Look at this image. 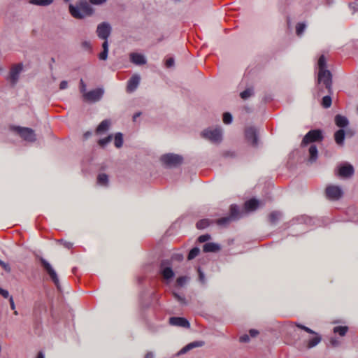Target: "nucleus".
I'll use <instances>...</instances> for the list:
<instances>
[{"label":"nucleus","instance_id":"obj_1","mask_svg":"<svg viewBox=\"0 0 358 358\" xmlns=\"http://www.w3.org/2000/svg\"><path fill=\"white\" fill-rule=\"evenodd\" d=\"M111 33V27L109 22H103L97 25L96 34L99 39L103 41L102 44L103 50L99 54V59L105 61L108 56V38Z\"/></svg>","mask_w":358,"mask_h":358},{"label":"nucleus","instance_id":"obj_2","mask_svg":"<svg viewBox=\"0 0 358 358\" xmlns=\"http://www.w3.org/2000/svg\"><path fill=\"white\" fill-rule=\"evenodd\" d=\"M318 75L317 83L318 84H324L329 92L332 90V74L331 71L327 69V61L324 55H321L317 62Z\"/></svg>","mask_w":358,"mask_h":358},{"label":"nucleus","instance_id":"obj_3","mask_svg":"<svg viewBox=\"0 0 358 358\" xmlns=\"http://www.w3.org/2000/svg\"><path fill=\"white\" fill-rule=\"evenodd\" d=\"M69 11L71 16L77 19H83L94 13V10L86 0H80L76 5L70 4Z\"/></svg>","mask_w":358,"mask_h":358},{"label":"nucleus","instance_id":"obj_4","mask_svg":"<svg viewBox=\"0 0 358 358\" xmlns=\"http://www.w3.org/2000/svg\"><path fill=\"white\" fill-rule=\"evenodd\" d=\"M201 136L213 144L219 145L222 141V129L221 127H208L201 131Z\"/></svg>","mask_w":358,"mask_h":358},{"label":"nucleus","instance_id":"obj_5","mask_svg":"<svg viewBox=\"0 0 358 358\" xmlns=\"http://www.w3.org/2000/svg\"><path fill=\"white\" fill-rule=\"evenodd\" d=\"M161 162L167 168H176L182 163L183 157L180 155L168 153L161 157Z\"/></svg>","mask_w":358,"mask_h":358},{"label":"nucleus","instance_id":"obj_6","mask_svg":"<svg viewBox=\"0 0 358 358\" xmlns=\"http://www.w3.org/2000/svg\"><path fill=\"white\" fill-rule=\"evenodd\" d=\"M38 260L41 262V264H42L43 267L44 268L46 273L49 274L50 276L51 280H52L53 283L55 284V286L57 287V289L60 292V284L59 280L57 276V273H56L55 270L52 267L51 264L48 261H47L45 258L40 256H36Z\"/></svg>","mask_w":358,"mask_h":358},{"label":"nucleus","instance_id":"obj_7","mask_svg":"<svg viewBox=\"0 0 358 358\" xmlns=\"http://www.w3.org/2000/svg\"><path fill=\"white\" fill-rule=\"evenodd\" d=\"M295 326L298 328L301 329V330H303L306 331L308 334H313L314 336L310 338V339L307 340L306 341V348L308 349H312L315 346L320 344L322 340V337L320 336V334L314 331H313L311 329H309L306 326L301 325L300 324H295Z\"/></svg>","mask_w":358,"mask_h":358},{"label":"nucleus","instance_id":"obj_8","mask_svg":"<svg viewBox=\"0 0 358 358\" xmlns=\"http://www.w3.org/2000/svg\"><path fill=\"white\" fill-rule=\"evenodd\" d=\"M160 273L166 282H169L174 278L175 273L171 268V262L168 259H163L160 264Z\"/></svg>","mask_w":358,"mask_h":358},{"label":"nucleus","instance_id":"obj_9","mask_svg":"<svg viewBox=\"0 0 358 358\" xmlns=\"http://www.w3.org/2000/svg\"><path fill=\"white\" fill-rule=\"evenodd\" d=\"M20 138L28 142H34L36 140V135L34 130L29 127H16L13 128Z\"/></svg>","mask_w":358,"mask_h":358},{"label":"nucleus","instance_id":"obj_10","mask_svg":"<svg viewBox=\"0 0 358 358\" xmlns=\"http://www.w3.org/2000/svg\"><path fill=\"white\" fill-rule=\"evenodd\" d=\"M103 93L104 90L103 88H96L90 92H85L83 99L87 102L96 103L102 99Z\"/></svg>","mask_w":358,"mask_h":358},{"label":"nucleus","instance_id":"obj_11","mask_svg":"<svg viewBox=\"0 0 358 358\" xmlns=\"http://www.w3.org/2000/svg\"><path fill=\"white\" fill-rule=\"evenodd\" d=\"M322 139V134L321 130H320V129L311 130V131H309L306 134L303 139H302L301 145L302 146H304V145L311 143L313 142L321 141Z\"/></svg>","mask_w":358,"mask_h":358},{"label":"nucleus","instance_id":"obj_12","mask_svg":"<svg viewBox=\"0 0 358 358\" xmlns=\"http://www.w3.org/2000/svg\"><path fill=\"white\" fill-rule=\"evenodd\" d=\"M343 194L340 186L330 185L326 188V196L329 199L338 200Z\"/></svg>","mask_w":358,"mask_h":358},{"label":"nucleus","instance_id":"obj_13","mask_svg":"<svg viewBox=\"0 0 358 358\" xmlns=\"http://www.w3.org/2000/svg\"><path fill=\"white\" fill-rule=\"evenodd\" d=\"M23 69V66L21 64H17L16 65H14L10 71V75L8 76V78H7L8 80L10 81L11 84L13 85H15L19 79V75Z\"/></svg>","mask_w":358,"mask_h":358},{"label":"nucleus","instance_id":"obj_14","mask_svg":"<svg viewBox=\"0 0 358 358\" xmlns=\"http://www.w3.org/2000/svg\"><path fill=\"white\" fill-rule=\"evenodd\" d=\"M141 82V77L138 74H135L128 80L126 91L129 93L134 92L138 87Z\"/></svg>","mask_w":358,"mask_h":358},{"label":"nucleus","instance_id":"obj_15","mask_svg":"<svg viewBox=\"0 0 358 358\" xmlns=\"http://www.w3.org/2000/svg\"><path fill=\"white\" fill-rule=\"evenodd\" d=\"M169 324L173 327H181L184 328H189L190 324L189 321L180 317H171L169 318Z\"/></svg>","mask_w":358,"mask_h":358},{"label":"nucleus","instance_id":"obj_16","mask_svg":"<svg viewBox=\"0 0 358 358\" xmlns=\"http://www.w3.org/2000/svg\"><path fill=\"white\" fill-rule=\"evenodd\" d=\"M354 173L353 166L350 164H345L340 166L338 174L341 177L348 178Z\"/></svg>","mask_w":358,"mask_h":358},{"label":"nucleus","instance_id":"obj_17","mask_svg":"<svg viewBox=\"0 0 358 358\" xmlns=\"http://www.w3.org/2000/svg\"><path fill=\"white\" fill-rule=\"evenodd\" d=\"M245 136L252 145L255 146L258 144V138L255 127H248L245 130Z\"/></svg>","mask_w":358,"mask_h":358},{"label":"nucleus","instance_id":"obj_18","mask_svg":"<svg viewBox=\"0 0 358 358\" xmlns=\"http://www.w3.org/2000/svg\"><path fill=\"white\" fill-rule=\"evenodd\" d=\"M130 62L136 65H143L146 64V59L143 55L137 52H131L129 55Z\"/></svg>","mask_w":358,"mask_h":358},{"label":"nucleus","instance_id":"obj_19","mask_svg":"<svg viewBox=\"0 0 358 358\" xmlns=\"http://www.w3.org/2000/svg\"><path fill=\"white\" fill-rule=\"evenodd\" d=\"M334 122L339 128H345L348 124V120L347 117L341 115H336L334 117Z\"/></svg>","mask_w":358,"mask_h":358},{"label":"nucleus","instance_id":"obj_20","mask_svg":"<svg viewBox=\"0 0 358 358\" xmlns=\"http://www.w3.org/2000/svg\"><path fill=\"white\" fill-rule=\"evenodd\" d=\"M110 126V121L109 120H104L99 123L96 129V133L101 134L108 131Z\"/></svg>","mask_w":358,"mask_h":358},{"label":"nucleus","instance_id":"obj_21","mask_svg":"<svg viewBox=\"0 0 358 358\" xmlns=\"http://www.w3.org/2000/svg\"><path fill=\"white\" fill-rule=\"evenodd\" d=\"M220 250V245L218 243H207L203 246L204 252H215Z\"/></svg>","mask_w":358,"mask_h":358},{"label":"nucleus","instance_id":"obj_22","mask_svg":"<svg viewBox=\"0 0 358 358\" xmlns=\"http://www.w3.org/2000/svg\"><path fill=\"white\" fill-rule=\"evenodd\" d=\"M345 133L344 129H341L334 133V140L336 143L339 145H343L345 141Z\"/></svg>","mask_w":358,"mask_h":358},{"label":"nucleus","instance_id":"obj_23","mask_svg":"<svg viewBox=\"0 0 358 358\" xmlns=\"http://www.w3.org/2000/svg\"><path fill=\"white\" fill-rule=\"evenodd\" d=\"M259 201L255 199L248 200L245 203V208L247 211H253L258 208Z\"/></svg>","mask_w":358,"mask_h":358},{"label":"nucleus","instance_id":"obj_24","mask_svg":"<svg viewBox=\"0 0 358 358\" xmlns=\"http://www.w3.org/2000/svg\"><path fill=\"white\" fill-rule=\"evenodd\" d=\"M309 152V162L313 163L315 162L318 157V150L317 148L315 145H311L308 149Z\"/></svg>","mask_w":358,"mask_h":358},{"label":"nucleus","instance_id":"obj_25","mask_svg":"<svg viewBox=\"0 0 358 358\" xmlns=\"http://www.w3.org/2000/svg\"><path fill=\"white\" fill-rule=\"evenodd\" d=\"M203 345V342H202V341H195V342L191 343L189 344H187V345H185L183 348H182L180 350V351L179 352V355L185 354L187 351H189L194 348H196V347H201Z\"/></svg>","mask_w":358,"mask_h":358},{"label":"nucleus","instance_id":"obj_26","mask_svg":"<svg viewBox=\"0 0 358 358\" xmlns=\"http://www.w3.org/2000/svg\"><path fill=\"white\" fill-rule=\"evenodd\" d=\"M109 182L108 176L106 173H99L97 176V184L101 187H108Z\"/></svg>","mask_w":358,"mask_h":358},{"label":"nucleus","instance_id":"obj_27","mask_svg":"<svg viewBox=\"0 0 358 358\" xmlns=\"http://www.w3.org/2000/svg\"><path fill=\"white\" fill-rule=\"evenodd\" d=\"M230 216L234 220L238 219L241 216L238 206L234 204L230 206Z\"/></svg>","mask_w":358,"mask_h":358},{"label":"nucleus","instance_id":"obj_28","mask_svg":"<svg viewBox=\"0 0 358 358\" xmlns=\"http://www.w3.org/2000/svg\"><path fill=\"white\" fill-rule=\"evenodd\" d=\"M52 2L53 0H29L30 4L40 6H47L52 4Z\"/></svg>","mask_w":358,"mask_h":358},{"label":"nucleus","instance_id":"obj_29","mask_svg":"<svg viewBox=\"0 0 358 358\" xmlns=\"http://www.w3.org/2000/svg\"><path fill=\"white\" fill-rule=\"evenodd\" d=\"M254 95V89L252 87H249L243 92H241L240 96L243 99H247Z\"/></svg>","mask_w":358,"mask_h":358},{"label":"nucleus","instance_id":"obj_30","mask_svg":"<svg viewBox=\"0 0 358 358\" xmlns=\"http://www.w3.org/2000/svg\"><path fill=\"white\" fill-rule=\"evenodd\" d=\"M114 144L117 148H120L123 145V134L122 133H117L114 137Z\"/></svg>","mask_w":358,"mask_h":358},{"label":"nucleus","instance_id":"obj_31","mask_svg":"<svg viewBox=\"0 0 358 358\" xmlns=\"http://www.w3.org/2000/svg\"><path fill=\"white\" fill-rule=\"evenodd\" d=\"M347 326H336L334 327L333 331L335 334H338L340 336H344L348 331Z\"/></svg>","mask_w":358,"mask_h":358},{"label":"nucleus","instance_id":"obj_32","mask_svg":"<svg viewBox=\"0 0 358 358\" xmlns=\"http://www.w3.org/2000/svg\"><path fill=\"white\" fill-rule=\"evenodd\" d=\"M173 295L175 299L180 305L185 306V305L187 304V300L185 299V296L183 295H180V294H178L176 292H173Z\"/></svg>","mask_w":358,"mask_h":358},{"label":"nucleus","instance_id":"obj_33","mask_svg":"<svg viewBox=\"0 0 358 358\" xmlns=\"http://www.w3.org/2000/svg\"><path fill=\"white\" fill-rule=\"evenodd\" d=\"M332 103V99L330 96H325L323 99H322V106L324 108H330Z\"/></svg>","mask_w":358,"mask_h":358},{"label":"nucleus","instance_id":"obj_34","mask_svg":"<svg viewBox=\"0 0 358 358\" xmlns=\"http://www.w3.org/2000/svg\"><path fill=\"white\" fill-rule=\"evenodd\" d=\"M199 253L200 249L197 247H195L189 251L187 258L189 260H192L196 258L199 255Z\"/></svg>","mask_w":358,"mask_h":358},{"label":"nucleus","instance_id":"obj_35","mask_svg":"<svg viewBox=\"0 0 358 358\" xmlns=\"http://www.w3.org/2000/svg\"><path fill=\"white\" fill-rule=\"evenodd\" d=\"M189 280V277H187L186 275L180 276L179 278H178L176 280V285L180 286V287L185 286V285L187 284V282H188Z\"/></svg>","mask_w":358,"mask_h":358},{"label":"nucleus","instance_id":"obj_36","mask_svg":"<svg viewBox=\"0 0 358 358\" xmlns=\"http://www.w3.org/2000/svg\"><path fill=\"white\" fill-rule=\"evenodd\" d=\"M306 27V24L302 22L298 23L297 25H296V34L301 36L304 32Z\"/></svg>","mask_w":358,"mask_h":358},{"label":"nucleus","instance_id":"obj_37","mask_svg":"<svg viewBox=\"0 0 358 358\" xmlns=\"http://www.w3.org/2000/svg\"><path fill=\"white\" fill-rule=\"evenodd\" d=\"M280 216V213L278 212H273L268 215L269 222L271 223H275L278 222Z\"/></svg>","mask_w":358,"mask_h":358},{"label":"nucleus","instance_id":"obj_38","mask_svg":"<svg viewBox=\"0 0 358 358\" xmlns=\"http://www.w3.org/2000/svg\"><path fill=\"white\" fill-rule=\"evenodd\" d=\"M209 221L208 220L204 219L197 222L196 224V227H197V229H203L204 228L208 227L209 226Z\"/></svg>","mask_w":358,"mask_h":358},{"label":"nucleus","instance_id":"obj_39","mask_svg":"<svg viewBox=\"0 0 358 358\" xmlns=\"http://www.w3.org/2000/svg\"><path fill=\"white\" fill-rule=\"evenodd\" d=\"M112 138H113V136L110 134L104 138L99 139L98 141V144L99 145H101V147H104L105 145H106L108 143H110L111 141Z\"/></svg>","mask_w":358,"mask_h":358},{"label":"nucleus","instance_id":"obj_40","mask_svg":"<svg viewBox=\"0 0 358 358\" xmlns=\"http://www.w3.org/2000/svg\"><path fill=\"white\" fill-rule=\"evenodd\" d=\"M222 120L226 124H229L233 122V116L229 113H225L223 114Z\"/></svg>","mask_w":358,"mask_h":358},{"label":"nucleus","instance_id":"obj_41","mask_svg":"<svg viewBox=\"0 0 358 358\" xmlns=\"http://www.w3.org/2000/svg\"><path fill=\"white\" fill-rule=\"evenodd\" d=\"M82 48L85 51H91L92 45L89 41H84L82 44Z\"/></svg>","mask_w":358,"mask_h":358},{"label":"nucleus","instance_id":"obj_42","mask_svg":"<svg viewBox=\"0 0 358 358\" xmlns=\"http://www.w3.org/2000/svg\"><path fill=\"white\" fill-rule=\"evenodd\" d=\"M175 64V60L173 57H169L165 61V66L167 68L173 67Z\"/></svg>","mask_w":358,"mask_h":358},{"label":"nucleus","instance_id":"obj_43","mask_svg":"<svg viewBox=\"0 0 358 358\" xmlns=\"http://www.w3.org/2000/svg\"><path fill=\"white\" fill-rule=\"evenodd\" d=\"M210 238V236L209 234H203L200 236L199 238H197V241H199V243H205L208 241Z\"/></svg>","mask_w":358,"mask_h":358},{"label":"nucleus","instance_id":"obj_44","mask_svg":"<svg viewBox=\"0 0 358 358\" xmlns=\"http://www.w3.org/2000/svg\"><path fill=\"white\" fill-rule=\"evenodd\" d=\"M233 218L229 217H222L218 220V224L220 225H223L227 224L230 220H231Z\"/></svg>","mask_w":358,"mask_h":358},{"label":"nucleus","instance_id":"obj_45","mask_svg":"<svg viewBox=\"0 0 358 358\" xmlns=\"http://www.w3.org/2000/svg\"><path fill=\"white\" fill-rule=\"evenodd\" d=\"M80 92L82 94L87 93L86 92V85L83 79L80 80Z\"/></svg>","mask_w":358,"mask_h":358},{"label":"nucleus","instance_id":"obj_46","mask_svg":"<svg viewBox=\"0 0 358 358\" xmlns=\"http://www.w3.org/2000/svg\"><path fill=\"white\" fill-rule=\"evenodd\" d=\"M182 259H183V256L180 254H176V255L171 256V260L181 262Z\"/></svg>","mask_w":358,"mask_h":358},{"label":"nucleus","instance_id":"obj_47","mask_svg":"<svg viewBox=\"0 0 358 358\" xmlns=\"http://www.w3.org/2000/svg\"><path fill=\"white\" fill-rule=\"evenodd\" d=\"M106 0H90V3L92 5H102Z\"/></svg>","mask_w":358,"mask_h":358},{"label":"nucleus","instance_id":"obj_48","mask_svg":"<svg viewBox=\"0 0 358 358\" xmlns=\"http://www.w3.org/2000/svg\"><path fill=\"white\" fill-rule=\"evenodd\" d=\"M0 295L2 296L4 298H8L9 299H10V294H9V291L6 290L4 289H3V290H1L0 292Z\"/></svg>","mask_w":358,"mask_h":358},{"label":"nucleus","instance_id":"obj_49","mask_svg":"<svg viewBox=\"0 0 358 358\" xmlns=\"http://www.w3.org/2000/svg\"><path fill=\"white\" fill-rule=\"evenodd\" d=\"M197 271H199V280L201 281V282L202 284H204L205 283L204 273L201 271L200 268Z\"/></svg>","mask_w":358,"mask_h":358},{"label":"nucleus","instance_id":"obj_50","mask_svg":"<svg viewBox=\"0 0 358 358\" xmlns=\"http://www.w3.org/2000/svg\"><path fill=\"white\" fill-rule=\"evenodd\" d=\"M67 81L66 80H62L59 83V90H64L67 88Z\"/></svg>","mask_w":358,"mask_h":358},{"label":"nucleus","instance_id":"obj_51","mask_svg":"<svg viewBox=\"0 0 358 358\" xmlns=\"http://www.w3.org/2000/svg\"><path fill=\"white\" fill-rule=\"evenodd\" d=\"M250 341V337L247 335H243L240 337V342L241 343H248Z\"/></svg>","mask_w":358,"mask_h":358},{"label":"nucleus","instance_id":"obj_52","mask_svg":"<svg viewBox=\"0 0 358 358\" xmlns=\"http://www.w3.org/2000/svg\"><path fill=\"white\" fill-rule=\"evenodd\" d=\"M0 265L1 266V267H3L6 271H10V267L9 266L8 264H6L3 262H1L0 260Z\"/></svg>","mask_w":358,"mask_h":358},{"label":"nucleus","instance_id":"obj_53","mask_svg":"<svg viewBox=\"0 0 358 358\" xmlns=\"http://www.w3.org/2000/svg\"><path fill=\"white\" fill-rule=\"evenodd\" d=\"M249 334L250 337L255 338L258 336L259 331L255 329H250Z\"/></svg>","mask_w":358,"mask_h":358},{"label":"nucleus","instance_id":"obj_54","mask_svg":"<svg viewBox=\"0 0 358 358\" xmlns=\"http://www.w3.org/2000/svg\"><path fill=\"white\" fill-rule=\"evenodd\" d=\"M9 301H10V308L12 310H15L16 308V306H15L13 296H10Z\"/></svg>","mask_w":358,"mask_h":358},{"label":"nucleus","instance_id":"obj_55","mask_svg":"<svg viewBox=\"0 0 358 358\" xmlns=\"http://www.w3.org/2000/svg\"><path fill=\"white\" fill-rule=\"evenodd\" d=\"M331 344H332V345L334 347L338 346L339 345V341L335 338H332L331 339Z\"/></svg>","mask_w":358,"mask_h":358},{"label":"nucleus","instance_id":"obj_56","mask_svg":"<svg viewBox=\"0 0 358 358\" xmlns=\"http://www.w3.org/2000/svg\"><path fill=\"white\" fill-rule=\"evenodd\" d=\"M141 115V112H138V113H135L134 115V117H133L134 122H136L137 117H140Z\"/></svg>","mask_w":358,"mask_h":358},{"label":"nucleus","instance_id":"obj_57","mask_svg":"<svg viewBox=\"0 0 358 358\" xmlns=\"http://www.w3.org/2000/svg\"><path fill=\"white\" fill-rule=\"evenodd\" d=\"M144 358H155V355L153 352H148L145 355Z\"/></svg>","mask_w":358,"mask_h":358},{"label":"nucleus","instance_id":"obj_58","mask_svg":"<svg viewBox=\"0 0 358 358\" xmlns=\"http://www.w3.org/2000/svg\"><path fill=\"white\" fill-rule=\"evenodd\" d=\"M91 135H92V132L91 131H87V132L84 133V138L85 139L89 138V137Z\"/></svg>","mask_w":358,"mask_h":358},{"label":"nucleus","instance_id":"obj_59","mask_svg":"<svg viewBox=\"0 0 358 358\" xmlns=\"http://www.w3.org/2000/svg\"><path fill=\"white\" fill-rule=\"evenodd\" d=\"M64 245L65 247H66L68 248H70L72 246V243H68V242H64Z\"/></svg>","mask_w":358,"mask_h":358},{"label":"nucleus","instance_id":"obj_60","mask_svg":"<svg viewBox=\"0 0 358 358\" xmlns=\"http://www.w3.org/2000/svg\"><path fill=\"white\" fill-rule=\"evenodd\" d=\"M36 358H45V356L43 352H39Z\"/></svg>","mask_w":358,"mask_h":358},{"label":"nucleus","instance_id":"obj_61","mask_svg":"<svg viewBox=\"0 0 358 358\" xmlns=\"http://www.w3.org/2000/svg\"><path fill=\"white\" fill-rule=\"evenodd\" d=\"M13 310V314L14 315H18V312L15 310Z\"/></svg>","mask_w":358,"mask_h":358},{"label":"nucleus","instance_id":"obj_62","mask_svg":"<svg viewBox=\"0 0 358 358\" xmlns=\"http://www.w3.org/2000/svg\"><path fill=\"white\" fill-rule=\"evenodd\" d=\"M65 2H68L69 1V0H64Z\"/></svg>","mask_w":358,"mask_h":358},{"label":"nucleus","instance_id":"obj_63","mask_svg":"<svg viewBox=\"0 0 358 358\" xmlns=\"http://www.w3.org/2000/svg\"><path fill=\"white\" fill-rule=\"evenodd\" d=\"M1 290H2V288L0 287V292H1Z\"/></svg>","mask_w":358,"mask_h":358},{"label":"nucleus","instance_id":"obj_64","mask_svg":"<svg viewBox=\"0 0 358 358\" xmlns=\"http://www.w3.org/2000/svg\"><path fill=\"white\" fill-rule=\"evenodd\" d=\"M0 351H1V346H0Z\"/></svg>","mask_w":358,"mask_h":358}]
</instances>
